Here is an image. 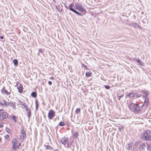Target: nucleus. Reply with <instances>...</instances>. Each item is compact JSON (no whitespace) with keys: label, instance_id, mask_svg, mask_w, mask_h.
Instances as JSON below:
<instances>
[{"label":"nucleus","instance_id":"obj_14","mask_svg":"<svg viewBox=\"0 0 151 151\" xmlns=\"http://www.w3.org/2000/svg\"><path fill=\"white\" fill-rule=\"evenodd\" d=\"M127 95L129 98H132L134 97L135 95L134 93H131L128 94H127Z\"/></svg>","mask_w":151,"mask_h":151},{"label":"nucleus","instance_id":"obj_38","mask_svg":"<svg viewBox=\"0 0 151 151\" xmlns=\"http://www.w3.org/2000/svg\"><path fill=\"white\" fill-rule=\"evenodd\" d=\"M0 38H1V39H3V36H1L0 37Z\"/></svg>","mask_w":151,"mask_h":151},{"label":"nucleus","instance_id":"obj_35","mask_svg":"<svg viewBox=\"0 0 151 151\" xmlns=\"http://www.w3.org/2000/svg\"><path fill=\"white\" fill-rule=\"evenodd\" d=\"M3 127V125L2 124H0V128L2 127Z\"/></svg>","mask_w":151,"mask_h":151},{"label":"nucleus","instance_id":"obj_12","mask_svg":"<svg viewBox=\"0 0 151 151\" xmlns=\"http://www.w3.org/2000/svg\"><path fill=\"white\" fill-rule=\"evenodd\" d=\"M21 132L22 135V136L23 140L24 139L26 138V134L24 129H21Z\"/></svg>","mask_w":151,"mask_h":151},{"label":"nucleus","instance_id":"obj_33","mask_svg":"<svg viewBox=\"0 0 151 151\" xmlns=\"http://www.w3.org/2000/svg\"><path fill=\"white\" fill-rule=\"evenodd\" d=\"M48 84L50 85H51L52 84V82L51 81H49L48 82Z\"/></svg>","mask_w":151,"mask_h":151},{"label":"nucleus","instance_id":"obj_29","mask_svg":"<svg viewBox=\"0 0 151 151\" xmlns=\"http://www.w3.org/2000/svg\"><path fill=\"white\" fill-rule=\"evenodd\" d=\"M12 119L14 120V121L15 122H17V120H16V117L15 116H12Z\"/></svg>","mask_w":151,"mask_h":151},{"label":"nucleus","instance_id":"obj_30","mask_svg":"<svg viewBox=\"0 0 151 151\" xmlns=\"http://www.w3.org/2000/svg\"><path fill=\"white\" fill-rule=\"evenodd\" d=\"M4 137L6 139H7L8 140H9L10 137H9V136L8 135L6 134L4 136Z\"/></svg>","mask_w":151,"mask_h":151},{"label":"nucleus","instance_id":"obj_4","mask_svg":"<svg viewBox=\"0 0 151 151\" xmlns=\"http://www.w3.org/2000/svg\"><path fill=\"white\" fill-rule=\"evenodd\" d=\"M3 111V109H0V121H2L4 119H7L8 116V113L6 111L1 112Z\"/></svg>","mask_w":151,"mask_h":151},{"label":"nucleus","instance_id":"obj_22","mask_svg":"<svg viewBox=\"0 0 151 151\" xmlns=\"http://www.w3.org/2000/svg\"><path fill=\"white\" fill-rule=\"evenodd\" d=\"M27 111L28 112V117L29 118L31 116V111L30 110L27 109H26Z\"/></svg>","mask_w":151,"mask_h":151},{"label":"nucleus","instance_id":"obj_8","mask_svg":"<svg viewBox=\"0 0 151 151\" xmlns=\"http://www.w3.org/2000/svg\"><path fill=\"white\" fill-rule=\"evenodd\" d=\"M69 139L67 137H62L60 139L61 143L64 145H66L68 143Z\"/></svg>","mask_w":151,"mask_h":151},{"label":"nucleus","instance_id":"obj_42","mask_svg":"<svg viewBox=\"0 0 151 151\" xmlns=\"http://www.w3.org/2000/svg\"><path fill=\"white\" fill-rule=\"evenodd\" d=\"M122 129H123L124 128V127H122Z\"/></svg>","mask_w":151,"mask_h":151},{"label":"nucleus","instance_id":"obj_18","mask_svg":"<svg viewBox=\"0 0 151 151\" xmlns=\"http://www.w3.org/2000/svg\"><path fill=\"white\" fill-rule=\"evenodd\" d=\"M146 147V145L145 143H143L140 145V149H142L143 150H144Z\"/></svg>","mask_w":151,"mask_h":151},{"label":"nucleus","instance_id":"obj_7","mask_svg":"<svg viewBox=\"0 0 151 151\" xmlns=\"http://www.w3.org/2000/svg\"><path fill=\"white\" fill-rule=\"evenodd\" d=\"M75 6L76 9L79 10L80 12H85L86 10L83 8V6L81 4L77 3L76 4Z\"/></svg>","mask_w":151,"mask_h":151},{"label":"nucleus","instance_id":"obj_43","mask_svg":"<svg viewBox=\"0 0 151 151\" xmlns=\"http://www.w3.org/2000/svg\"><path fill=\"white\" fill-rule=\"evenodd\" d=\"M53 151H57L56 150H54Z\"/></svg>","mask_w":151,"mask_h":151},{"label":"nucleus","instance_id":"obj_13","mask_svg":"<svg viewBox=\"0 0 151 151\" xmlns=\"http://www.w3.org/2000/svg\"><path fill=\"white\" fill-rule=\"evenodd\" d=\"M19 102L20 105L23 106L25 109H27V106L26 104V103H24L20 100L19 101Z\"/></svg>","mask_w":151,"mask_h":151},{"label":"nucleus","instance_id":"obj_10","mask_svg":"<svg viewBox=\"0 0 151 151\" xmlns=\"http://www.w3.org/2000/svg\"><path fill=\"white\" fill-rule=\"evenodd\" d=\"M19 84V82H17L16 85L17 86L18 84ZM17 88L18 90V91L19 93H22L23 90V87L22 85L21 84H19V86H17Z\"/></svg>","mask_w":151,"mask_h":151},{"label":"nucleus","instance_id":"obj_26","mask_svg":"<svg viewBox=\"0 0 151 151\" xmlns=\"http://www.w3.org/2000/svg\"><path fill=\"white\" fill-rule=\"evenodd\" d=\"M147 149L148 151H151V145H147Z\"/></svg>","mask_w":151,"mask_h":151},{"label":"nucleus","instance_id":"obj_36","mask_svg":"<svg viewBox=\"0 0 151 151\" xmlns=\"http://www.w3.org/2000/svg\"><path fill=\"white\" fill-rule=\"evenodd\" d=\"M50 78V79L53 80L54 79V77H51Z\"/></svg>","mask_w":151,"mask_h":151},{"label":"nucleus","instance_id":"obj_3","mask_svg":"<svg viewBox=\"0 0 151 151\" xmlns=\"http://www.w3.org/2000/svg\"><path fill=\"white\" fill-rule=\"evenodd\" d=\"M12 150L13 151H15L18 149L19 148V147L21 145V143H18L17 140L15 138L13 139L12 142Z\"/></svg>","mask_w":151,"mask_h":151},{"label":"nucleus","instance_id":"obj_20","mask_svg":"<svg viewBox=\"0 0 151 151\" xmlns=\"http://www.w3.org/2000/svg\"><path fill=\"white\" fill-rule=\"evenodd\" d=\"M45 148L47 150H51L53 149L52 147L51 146H49L48 145H47L45 146Z\"/></svg>","mask_w":151,"mask_h":151},{"label":"nucleus","instance_id":"obj_15","mask_svg":"<svg viewBox=\"0 0 151 151\" xmlns=\"http://www.w3.org/2000/svg\"><path fill=\"white\" fill-rule=\"evenodd\" d=\"M92 73L91 71L86 72V76L87 77H88L91 76Z\"/></svg>","mask_w":151,"mask_h":151},{"label":"nucleus","instance_id":"obj_37","mask_svg":"<svg viewBox=\"0 0 151 151\" xmlns=\"http://www.w3.org/2000/svg\"><path fill=\"white\" fill-rule=\"evenodd\" d=\"M19 139L21 140V139H22V136H21V135H20L19 136Z\"/></svg>","mask_w":151,"mask_h":151},{"label":"nucleus","instance_id":"obj_11","mask_svg":"<svg viewBox=\"0 0 151 151\" xmlns=\"http://www.w3.org/2000/svg\"><path fill=\"white\" fill-rule=\"evenodd\" d=\"M1 92L2 93L6 94L7 95H9L11 93L10 91H8L5 88H4L1 90Z\"/></svg>","mask_w":151,"mask_h":151},{"label":"nucleus","instance_id":"obj_17","mask_svg":"<svg viewBox=\"0 0 151 151\" xmlns=\"http://www.w3.org/2000/svg\"><path fill=\"white\" fill-rule=\"evenodd\" d=\"M5 102L7 101H5L4 99H3V100H2L1 101H0V106H5V105L2 104H4V103H5Z\"/></svg>","mask_w":151,"mask_h":151},{"label":"nucleus","instance_id":"obj_23","mask_svg":"<svg viewBox=\"0 0 151 151\" xmlns=\"http://www.w3.org/2000/svg\"><path fill=\"white\" fill-rule=\"evenodd\" d=\"M37 93L35 92H33L31 93V96L34 98H36L37 96Z\"/></svg>","mask_w":151,"mask_h":151},{"label":"nucleus","instance_id":"obj_39","mask_svg":"<svg viewBox=\"0 0 151 151\" xmlns=\"http://www.w3.org/2000/svg\"><path fill=\"white\" fill-rule=\"evenodd\" d=\"M2 142V139L1 137H0V143Z\"/></svg>","mask_w":151,"mask_h":151},{"label":"nucleus","instance_id":"obj_21","mask_svg":"<svg viewBox=\"0 0 151 151\" xmlns=\"http://www.w3.org/2000/svg\"><path fill=\"white\" fill-rule=\"evenodd\" d=\"M65 125V124L63 122H60L58 124V126H63Z\"/></svg>","mask_w":151,"mask_h":151},{"label":"nucleus","instance_id":"obj_5","mask_svg":"<svg viewBox=\"0 0 151 151\" xmlns=\"http://www.w3.org/2000/svg\"><path fill=\"white\" fill-rule=\"evenodd\" d=\"M3 104L5 105V106L6 107H10L13 109H15L16 108L15 103L12 101L9 102H5Z\"/></svg>","mask_w":151,"mask_h":151},{"label":"nucleus","instance_id":"obj_1","mask_svg":"<svg viewBox=\"0 0 151 151\" xmlns=\"http://www.w3.org/2000/svg\"><path fill=\"white\" fill-rule=\"evenodd\" d=\"M129 110L135 114H138L142 111V109L138 104L131 103L128 106Z\"/></svg>","mask_w":151,"mask_h":151},{"label":"nucleus","instance_id":"obj_6","mask_svg":"<svg viewBox=\"0 0 151 151\" xmlns=\"http://www.w3.org/2000/svg\"><path fill=\"white\" fill-rule=\"evenodd\" d=\"M55 115V113L53 110L51 109L49 111L48 114V116L49 119H52Z\"/></svg>","mask_w":151,"mask_h":151},{"label":"nucleus","instance_id":"obj_31","mask_svg":"<svg viewBox=\"0 0 151 151\" xmlns=\"http://www.w3.org/2000/svg\"><path fill=\"white\" fill-rule=\"evenodd\" d=\"M149 101L148 98L147 97H146L145 99V102L147 103H148Z\"/></svg>","mask_w":151,"mask_h":151},{"label":"nucleus","instance_id":"obj_25","mask_svg":"<svg viewBox=\"0 0 151 151\" xmlns=\"http://www.w3.org/2000/svg\"><path fill=\"white\" fill-rule=\"evenodd\" d=\"M81 111V109L80 108H78L76 109L75 111V112L76 114H77L78 113L80 112Z\"/></svg>","mask_w":151,"mask_h":151},{"label":"nucleus","instance_id":"obj_24","mask_svg":"<svg viewBox=\"0 0 151 151\" xmlns=\"http://www.w3.org/2000/svg\"><path fill=\"white\" fill-rule=\"evenodd\" d=\"M126 148L127 150H130L131 148V146L129 144H128L126 145Z\"/></svg>","mask_w":151,"mask_h":151},{"label":"nucleus","instance_id":"obj_28","mask_svg":"<svg viewBox=\"0 0 151 151\" xmlns=\"http://www.w3.org/2000/svg\"><path fill=\"white\" fill-rule=\"evenodd\" d=\"M136 61H137V63H138L139 64L141 65H142V63L140 60H136Z\"/></svg>","mask_w":151,"mask_h":151},{"label":"nucleus","instance_id":"obj_16","mask_svg":"<svg viewBox=\"0 0 151 151\" xmlns=\"http://www.w3.org/2000/svg\"><path fill=\"white\" fill-rule=\"evenodd\" d=\"M78 132H74L73 135L74 138L76 139L78 138Z\"/></svg>","mask_w":151,"mask_h":151},{"label":"nucleus","instance_id":"obj_27","mask_svg":"<svg viewBox=\"0 0 151 151\" xmlns=\"http://www.w3.org/2000/svg\"><path fill=\"white\" fill-rule=\"evenodd\" d=\"M144 93L146 96H148L149 95V93L148 91H144Z\"/></svg>","mask_w":151,"mask_h":151},{"label":"nucleus","instance_id":"obj_9","mask_svg":"<svg viewBox=\"0 0 151 151\" xmlns=\"http://www.w3.org/2000/svg\"><path fill=\"white\" fill-rule=\"evenodd\" d=\"M73 6V4H70L69 5V8H68V9H69L70 10H71V11H72V12H74V13H76V14H77L78 15H80V16L82 15L81 14V13H80L78 12L76 10H75L73 9V8H72V7ZM65 6L66 7L68 8L66 6Z\"/></svg>","mask_w":151,"mask_h":151},{"label":"nucleus","instance_id":"obj_19","mask_svg":"<svg viewBox=\"0 0 151 151\" xmlns=\"http://www.w3.org/2000/svg\"><path fill=\"white\" fill-rule=\"evenodd\" d=\"M13 62L15 66H17L18 65V62L16 59H14L13 60Z\"/></svg>","mask_w":151,"mask_h":151},{"label":"nucleus","instance_id":"obj_41","mask_svg":"<svg viewBox=\"0 0 151 151\" xmlns=\"http://www.w3.org/2000/svg\"><path fill=\"white\" fill-rule=\"evenodd\" d=\"M82 65L83 67H84V65H84V64L83 63H82Z\"/></svg>","mask_w":151,"mask_h":151},{"label":"nucleus","instance_id":"obj_2","mask_svg":"<svg viewBox=\"0 0 151 151\" xmlns=\"http://www.w3.org/2000/svg\"><path fill=\"white\" fill-rule=\"evenodd\" d=\"M141 138L146 141H151V132L149 130L144 131Z\"/></svg>","mask_w":151,"mask_h":151},{"label":"nucleus","instance_id":"obj_40","mask_svg":"<svg viewBox=\"0 0 151 151\" xmlns=\"http://www.w3.org/2000/svg\"><path fill=\"white\" fill-rule=\"evenodd\" d=\"M39 51L40 52H42V51H41V49H40L39 50Z\"/></svg>","mask_w":151,"mask_h":151},{"label":"nucleus","instance_id":"obj_44","mask_svg":"<svg viewBox=\"0 0 151 151\" xmlns=\"http://www.w3.org/2000/svg\"><path fill=\"white\" fill-rule=\"evenodd\" d=\"M140 96H138V97H140Z\"/></svg>","mask_w":151,"mask_h":151},{"label":"nucleus","instance_id":"obj_34","mask_svg":"<svg viewBox=\"0 0 151 151\" xmlns=\"http://www.w3.org/2000/svg\"><path fill=\"white\" fill-rule=\"evenodd\" d=\"M85 69H86L87 70H88V67H87L86 66V65H84V67H83Z\"/></svg>","mask_w":151,"mask_h":151},{"label":"nucleus","instance_id":"obj_32","mask_svg":"<svg viewBox=\"0 0 151 151\" xmlns=\"http://www.w3.org/2000/svg\"><path fill=\"white\" fill-rule=\"evenodd\" d=\"M105 87L107 89H109L110 88V86L108 85H106L105 86Z\"/></svg>","mask_w":151,"mask_h":151}]
</instances>
